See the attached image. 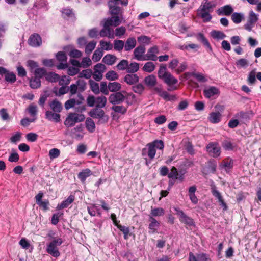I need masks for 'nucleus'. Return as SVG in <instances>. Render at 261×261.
Here are the masks:
<instances>
[{
	"instance_id": "603ef678",
	"label": "nucleus",
	"mask_w": 261,
	"mask_h": 261,
	"mask_svg": "<svg viewBox=\"0 0 261 261\" xmlns=\"http://www.w3.org/2000/svg\"><path fill=\"white\" fill-rule=\"evenodd\" d=\"M155 69V65L154 63L152 62H148L145 64L143 67V70L144 71L147 72H152Z\"/></svg>"
},
{
	"instance_id": "e2e57ef3",
	"label": "nucleus",
	"mask_w": 261,
	"mask_h": 261,
	"mask_svg": "<svg viewBox=\"0 0 261 261\" xmlns=\"http://www.w3.org/2000/svg\"><path fill=\"white\" fill-rule=\"evenodd\" d=\"M197 258L198 261H211L210 255L204 253L197 254Z\"/></svg>"
},
{
	"instance_id": "b1692460",
	"label": "nucleus",
	"mask_w": 261,
	"mask_h": 261,
	"mask_svg": "<svg viewBox=\"0 0 261 261\" xmlns=\"http://www.w3.org/2000/svg\"><path fill=\"white\" fill-rule=\"evenodd\" d=\"M196 37L197 40L201 42L205 47L208 48L210 51H212V47L210 43L202 33H198Z\"/></svg>"
},
{
	"instance_id": "8fccbe9b",
	"label": "nucleus",
	"mask_w": 261,
	"mask_h": 261,
	"mask_svg": "<svg viewBox=\"0 0 261 261\" xmlns=\"http://www.w3.org/2000/svg\"><path fill=\"white\" fill-rule=\"evenodd\" d=\"M34 74L35 77H37L40 79L43 76H45L46 74V71L44 68H37L34 71Z\"/></svg>"
},
{
	"instance_id": "7c9ffc66",
	"label": "nucleus",
	"mask_w": 261,
	"mask_h": 261,
	"mask_svg": "<svg viewBox=\"0 0 261 261\" xmlns=\"http://www.w3.org/2000/svg\"><path fill=\"white\" fill-rule=\"evenodd\" d=\"M107 102V98L104 96H98L96 98L95 107L99 108H104Z\"/></svg>"
},
{
	"instance_id": "ddd939ff",
	"label": "nucleus",
	"mask_w": 261,
	"mask_h": 261,
	"mask_svg": "<svg viewBox=\"0 0 261 261\" xmlns=\"http://www.w3.org/2000/svg\"><path fill=\"white\" fill-rule=\"evenodd\" d=\"M89 115L94 119H101L105 115V112L100 108L95 107L88 113Z\"/></svg>"
},
{
	"instance_id": "49530a36",
	"label": "nucleus",
	"mask_w": 261,
	"mask_h": 261,
	"mask_svg": "<svg viewBox=\"0 0 261 261\" xmlns=\"http://www.w3.org/2000/svg\"><path fill=\"white\" fill-rule=\"evenodd\" d=\"M217 162L214 160H211L207 162V169L210 172L215 173L216 171Z\"/></svg>"
},
{
	"instance_id": "2eb2a0df",
	"label": "nucleus",
	"mask_w": 261,
	"mask_h": 261,
	"mask_svg": "<svg viewBox=\"0 0 261 261\" xmlns=\"http://www.w3.org/2000/svg\"><path fill=\"white\" fill-rule=\"evenodd\" d=\"M45 118L49 121L58 123L61 121V115L59 113L48 110L45 112Z\"/></svg>"
},
{
	"instance_id": "79ce46f5",
	"label": "nucleus",
	"mask_w": 261,
	"mask_h": 261,
	"mask_svg": "<svg viewBox=\"0 0 261 261\" xmlns=\"http://www.w3.org/2000/svg\"><path fill=\"white\" fill-rule=\"evenodd\" d=\"M106 78L109 81H115L118 80L119 75L117 73L113 70L109 71L106 74Z\"/></svg>"
},
{
	"instance_id": "de8ad7c7",
	"label": "nucleus",
	"mask_w": 261,
	"mask_h": 261,
	"mask_svg": "<svg viewBox=\"0 0 261 261\" xmlns=\"http://www.w3.org/2000/svg\"><path fill=\"white\" fill-rule=\"evenodd\" d=\"M256 72L254 70L251 71L248 74L247 82L249 85H254L256 82Z\"/></svg>"
},
{
	"instance_id": "a211bd4d",
	"label": "nucleus",
	"mask_w": 261,
	"mask_h": 261,
	"mask_svg": "<svg viewBox=\"0 0 261 261\" xmlns=\"http://www.w3.org/2000/svg\"><path fill=\"white\" fill-rule=\"evenodd\" d=\"M48 105L50 109L52 110L51 111L54 112L59 113L63 109L62 103L57 99H54L53 101H50L48 103Z\"/></svg>"
},
{
	"instance_id": "4468645a",
	"label": "nucleus",
	"mask_w": 261,
	"mask_h": 261,
	"mask_svg": "<svg viewBox=\"0 0 261 261\" xmlns=\"http://www.w3.org/2000/svg\"><path fill=\"white\" fill-rule=\"evenodd\" d=\"M233 11V8L231 5H226L219 8L217 11V14L219 15H230Z\"/></svg>"
},
{
	"instance_id": "5701e85b",
	"label": "nucleus",
	"mask_w": 261,
	"mask_h": 261,
	"mask_svg": "<svg viewBox=\"0 0 261 261\" xmlns=\"http://www.w3.org/2000/svg\"><path fill=\"white\" fill-rule=\"evenodd\" d=\"M196 190L197 188L195 185L191 186L188 189V195L189 198L191 202L194 204H197L198 201L197 197L195 194Z\"/></svg>"
},
{
	"instance_id": "423d86ee",
	"label": "nucleus",
	"mask_w": 261,
	"mask_h": 261,
	"mask_svg": "<svg viewBox=\"0 0 261 261\" xmlns=\"http://www.w3.org/2000/svg\"><path fill=\"white\" fill-rule=\"evenodd\" d=\"M206 151L213 158L218 157L221 153V148L217 143L211 142L206 146Z\"/></svg>"
},
{
	"instance_id": "7ed1b4c3",
	"label": "nucleus",
	"mask_w": 261,
	"mask_h": 261,
	"mask_svg": "<svg viewBox=\"0 0 261 261\" xmlns=\"http://www.w3.org/2000/svg\"><path fill=\"white\" fill-rule=\"evenodd\" d=\"M176 214L178 216L180 221L189 226H195L194 220L188 216L181 210L178 207H173Z\"/></svg>"
},
{
	"instance_id": "bb28decb",
	"label": "nucleus",
	"mask_w": 261,
	"mask_h": 261,
	"mask_svg": "<svg viewBox=\"0 0 261 261\" xmlns=\"http://www.w3.org/2000/svg\"><path fill=\"white\" fill-rule=\"evenodd\" d=\"M88 83L90 89L92 92L96 95L99 94L100 93V89L98 83L91 79L89 80Z\"/></svg>"
},
{
	"instance_id": "680f3d73",
	"label": "nucleus",
	"mask_w": 261,
	"mask_h": 261,
	"mask_svg": "<svg viewBox=\"0 0 261 261\" xmlns=\"http://www.w3.org/2000/svg\"><path fill=\"white\" fill-rule=\"evenodd\" d=\"M100 92L102 93L105 95L109 94L108 85L106 82L102 81L100 83Z\"/></svg>"
},
{
	"instance_id": "4c0bfd02",
	"label": "nucleus",
	"mask_w": 261,
	"mask_h": 261,
	"mask_svg": "<svg viewBox=\"0 0 261 261\" xmlns=\"http://www.w3.org/2000/svg\"><path fill=\"white\" fill-rule=\"evenodd\" d=\"M85 125L87 129L91 133L94 131L95 125L94 121L90 118H88L85 122Z\"/></svg>"
},
{
	"instance_id": "f704fd0d",
	"label": "nucleus",
	"mask_w": 261,
	"mask_h": 261,
	"mask_svg": "<svg viewBox=\"0 0 261 261\" xmlns=\"http://www.w3.org/2000/svg\"><path fill=\"white\" fill-rule=\"evenodd\" d=\"M244 18V15L242 13L234 12L231 15V19L236 24L240 23Z\"/></svg>"
},
{
	"instance_id": "dca6fc26",
	"label": "nucleus",
	"mask_w": 261,
	"mask_h": 261,
	"mask_svg": "<svg viewBox=\"0 0 261 261\" xmlns=\"http://www.w3.org/2000/svg\"><path fill=\"white\" fill-rule=\"evenodd\" d=\"M145 52V48L144 45H141L137 46L134 50V58L138 61L144 60V57H142V55Z\"/></svg>"
},
{
	"instance_id": "4be33fe9",
	"label": "nucleus",
	"mask_w": 261,
	"mask_h": 261,
	"mask_svg": "<svg viewBox=\"0 0 261 261\" xmlns=\"http://www.w3.org/2000/svg\"><path fill=\"white\" fill-rule=\"evenodd\" d=\"M92 174V172L88 168L82 170L77 175L78 178L82 183H84L87 177Z\"/></svg>"
},
{
	"instance_id": "f257e3e1",
	"label": "nucleus",
	"mask_w": 261,
	"mask_h": 261,
	"mask_svg": "<svg viewBox=\"0 0 261 261\" xmlns=\"http://www.w3.org/2000/svg\"><path fill=\"white\" fill-rule=\"evenodd\" d=\"M62 243L63 240L61 238L53 239V240L47 245L46 252L53 257H59L60 255V253L58 246H60Z\"/></svg>"
},
{
	"instance_id": "ea45409f",
	"label": "nucleus",
	"mask_w": 261,
	"mask_h": 261,
	"mask_svg": "<svg viewBox=\"0 0 261 261\" xmlns=\"http://www.w3.org/2000/svg\"><path fill=\"white\" fill-rule=\"evenodd\" d=\"M30 86L32 89H37L41 86V81L39 78L35 77L34 79H30L29 81Z\"/></svg>"
},
{
	"instance_id": "f03ea898",
	"label": "nucleus",
	"mask_w": 261,
	"mask_h": 261,
	"mask_svg": "<svg viewBox=\"0 0 261 261\" xmlns=\"http://www.w3.org/2000/svg\"><path fill=\"white\" fill-rule=\"evenodd\" d=\"M85 118L83 114L70 113L66 118L64 124L68 127H72L75 123L83 121Z\"/></svg>"
},
{
	"instance_id": "f8f14e48",
	"label": "nucleus",
	"mask_w": 261,
	"mask_h": 261,
	"mask_svg": "<svg viewBox=\"0 0 261 261\" xmlns=\"http://www.w3.org/2000/svg\"><path fill=\"white\" fill-rule=\"evenodd\" d=\"M219 89L215 86H208L203 90V95L207 98H210L212 97L219 95Z\"/></svg>"
},
{
	"instance_id": "c9c22d12",
	"label": "nucleus",
	"mask_w": 261,
	"mask_h": 261,
	"mask_svg": "<svg viewBox=\"0 0 261 261\" xmlns=\"http://www.w3.org/2000/svg\"><path fill=\"white\" fill-rule=\"evenodd\" d=\"M211 35L214 39H223L226 36L223 32L215 30L211 32Z\"/></svg>"
},
{
	"instance_id": "3c124183",
	"label": "nucleus",
	"mask_w": 261,
	"mask_h": 261,
	"mask_svg": "<svg viewBox=\"0 0 261 261\" xmlns=\"http://www.w3.org/2000/svg\"><path fill=\"white\" fill-rule=\"evenodd\" d=\"M91 75H92V71L90 69H84L82 70L79 75L80 78L84 77L86 79H89Z\"/></svg>"
},
{
	"instance_id": "473e14b6",
	"label": "nucleus",
	"mask_w": 261,
	"mask_h": 261,
	"mask_svg": "<svg viewBox=\"0 0 261 261\" xmlns=\"http://www.w3.org/2000/svg\"><path fill=\"white\" fill-rule=\"evenodd\" d=\"M211 12L208 11H200L197 12V15L203 19L204 22H207L211 20L212 16L210 14Z\"/></svg>"
},
{
	"instance_id": "4d7b16f0",
	"label": "nucleus",
	"mask_w": 261,
	"mask_h": 261,
	"mask_svg": "<svg viewBox=\"0 0 261 261\" xmlns=\"http://www.w3.org/2000/svg\"><path fill=\"white\" fill-rule=\"evenodd\" d=\"M56 59L59 62H67V57L64 51H59L56 54Z\"/></svg>"
},
{
	"instance_id": "37998d69",
	"label": "nucleus",
	"mask_w": 261,
	"mask_h": 261,
	"mask_svg": "<svg viewBox=\"0 0 261 261\" xmlns=\"http://www.w3.org/2000/svg\"><path fill=\"white\" fill-rule=\"evenodd\" d=\"M22 134L20 132H17L10 138L11 143L16 144L22 138Z\"/></svg>"
},
{
	"instance_id": "c85d7f7f",
	"label": "nucleus",
	"mask_w": 261,
	"mask_h": 261,
	"mask_svg": "<svg viewBox=\"0 0 261 261\" xmlns=\"http://www.w3.org/2000/svg\"><path fill=\"white\" fill-rule=\"evenodd\" d=\"M164 82L168 86L175 85L178 83V80L174 77L170 72L163 79Z\"/></svg>"
},
{
	"instance_id": "6ab92c4d",
	"label": "nucleus",
	"mask_w": 261,
	"mask_h": 261,
	"mask_svg": "<svg viewBox=\"0 0 261 261\" xmlns=\"http://www.w3.org/2000/svg\"><path fill=\"white\" fill-rule=\"evenodd\" d=\"M118 3L113 1L112 0L108 2V6L111 14L117 15L119 14L121 8L117 6Z\"/></svg>"
},
{
	"instance_id": "f3484780",
	"label": "nucleus",
	"mask_w": 261,
	"mask_h": 261,
	"mask_svg": "<svg viewBox=\"0 0 261 261\" xmlns=\"http://www.w3.org/2000/svg\"><path fill=\"white\" fill-rule=\"evenodd\" d=\"M147 148H144L142 150V154L143 156H145L146 154L148 155L149 158L152 160L154 158L155 155L156 150L154 148L153 145H151L150 143L147 144Z\"/></svg>"
},
{
	"instance_id": "39448f33",
	"label": "nucleus",
	"mask_w": 261,
	"mask_h": 261,
	"mask_svg": "<svg viewBox=\"0 0 261 261\" xmlns=\"http://www.w3.org/2000/svg\"><path fill=\"white\" fill-rule=\"evenodd\" d=\"M258 20V15L256 14L253 11H250L247 22L244 25V29L250 32Z\"/></svg>"
},
{
	"instance_id": "72a5a7b5",
	"label": "nucleus",
	"mask_w": 261,
	"mask_h": 261,
	"mask_svg": "<svg viewBox=\"0 0 261 261\" xmlns=\"http://www.w3.org/2000/svg\"><path fill=\"white\" fill-rule=\"evenodd\" d=\"M165 214L164 210L162 207H158L152 208L151 210L150 214L149 216L154 217H160L163 216Z\"/></svg>"
},
{
	"instance_id": "a18cd8bd",
	"label": "nucleus",
	"mask_w": 261,
	"mask_h": 261,
	"mask_svg": "<svg viewBox=\"0 0 261 261\" xmlns=\"http://www.w3.org/2000/svg\"><path fill=\"white\" fill-rule=\"evenodd\" d=\"M139 69V65L138 63L132 62L130 64H128L127 72L128 73H134L136 72Z\"/></svg>"
},
{
	"instance_id": "412c9836",
	"label": "nucleus",
	"mask_w": 261,
	"mask_h": 261,
	"mask_svg": "<svg viewBox=\"0 0 261 261\" xmlns=\"http://www.w3.org/2000/svg\"><path fill=\"white\" fill-rule=\"evenodd\" d=\"M124 81L128 85H134L139 81V77L136 74H127L124 78Z\"/></svg>"
},
{
	"instance_id": "69168bd1",
	"label": "nucleus",
	"mask_w": 261,
	"mask_h": 261,
	"mask_svg": "<svg viewBox=\"0 0 261 261\" xmlns=\"http://www.w3.org/2000/svg\"><path fill=\"white\" fill-rule=\"evenodd\" d=\"M60 151L57 148H53L49 151V156L51 159L58 158L60 155Z\"/></svg>"
},
{
	"instance_id": "6e6552de",
	"label": "nucleus",
	"mask_w": 261,
	"mask_h": 261,
	"mask_svg": "<svg viewBox=\"0 0 261 261\" xmlns=\"http://www.w3.org/2000/svg\"><path fill=\"white\" fill-rule=\"evenodd\" d=\"M211 192L213 195L218 199L220 203V205L223 207V210H227L228 208L227 205L223 199V197L220 192L217 190V188L215 185H212L211 186Z\"/></svg>"
},
{
	"instance_id": "5fc2aeb1",
	"label": "nucleus",
	"mask_w": 261,
	"mask_h": 261,
	"mask_svg": "<svg viewBox=\"0 0 261 261\" xmlns=\"http://www.w3.org/2000/svg\"><path fill=\"white\" fill-rule=\"evenodd\" d=\"M96 44V42L95 41H90L85 46V53L86 54L91 53L95 48Z\"/></svg>"
},
{
	"instance_id": "58836bf2",
	"label": "nucleus",
	"mask_w": 261,
	"mask_h": 261,
	"mask_svg": "<svg viewBox=\"0 0 261 261\" xmlns=\"http://www.w3.org/2000/svg\"><path fill=\"white\" fill-rule=\"evenodd\" d=\"M169 72L167 71V67L165 64H161L158 71V76L160 79L163 80V79Z\"/></svg>"
},
{
	"instance_id": "393cba45",
	"label": "nucleus",
	"mask_w": 261,
	"mask_h": 261,
	"mask_svg": "<svg viewBox=\"0 0 261 261\" xmlns=\"http://www.w3.org/2000/svg\"><path fill=\"white\" fill-rule=\"evenodd\" d=\"M136 45V40L134 37L128 38L124 44V48L126 51H130L133 49Z\"/></svg>"
},
{
	"instance_id": "2f4dec72",
	"label": "nucleus",
	"mask_w": 261,
	"mask_h": 261,
	"mask_svg": "<svg viewBox=\"0 0 261 261\" xmlns=\"http://www.w3.org/2000/svg\"><path fill=\"white\" fill-rule=\"evenodd\" d=\"M209 121L212 123H218L221 121V114L219 112H212L210 114Z\"/></svg>"
},
{
	"instance_id": "6e6d98bb",
	"label": "nucleus",
	"mask_w": 261,
	"mask_h": 261,
	"mask_svg": "<svg viewBox=\"0 0 261 261\" xmlns=\"http://www.w3.org/2000/svg\"><path fill=\"white\" fill-rule=\"evenodd\" d=\"M111 109L115 112L121 113L122 114H124L127 111L126 108L123 106H117L115 105H114Z\"/></svg>"
},
{
	"instance_id": "c03bdc74",
	"label": "nucleus",
	"mask_w": 261,
	"mask_h": 261,
	"mask_svg": "<svg viewBox=\"0 0 261 261\" xmlns=\"http://www.w3.org/2000/svg\"><path fill=\"white\" fill-rule=\"evenodd\" d=\"M124 47V42L121 40H115L114 41V49L121 51Z\"/></svg>"
},
{
	"instance_id": "338daca9",
	"label": "nucleus",
	"mask_w": 261,
	"mask_h": 261,
	"mask_svg": "<svg viewBox=\"0 0 261 261\" xmlns=\"http://www.w3.org/2000/svg\"><path fill=\"white\" fill-rule=\"evenodd\" d=\"M69 55L71 58H79L82 56V53L78 49H73L69 52Z\"/></svg>"
},
{
	"instance_id": "0eeeda50",
	"label": "nucleus",
	"mask_w": 261,
	"mask_h": 261,
	"mask_svg": "<svg viewBox=\"0 0 261 261\" xmlns=\"http://www.w3.org/2000/svg\"><path fill=\"white\" fill-rule=\"evenodd\" d=\"M217 2L216 0H213L212 1H208L207 0H205V2L204 3H202L199 8L197 9V12L200 11H208L212 12L213 10V9L217 6Z\"/></svg>"
},
{
	"instance_id": "e433bc0d",
	"label": "nucleus",
	"mask_w": 261,
	"mask_h": 261,
	"mask_svg": "<svg viewBox=\"0 0 261 261\" xmlns=\"http://www.w3.org/2000/svg\"><path fill=\"white\" fill-rule=\"evenodd\" d=\"M5 80L8 83L13 84L16 81V76L13 72L8 71L5 76Z\"/></svg>"
},
{
	"instance_id": "a878e982",
	"label": "nucleus",
	"mask_w": 261,
	"mask_h": 261,
	"mask_svg": "<svg viewBox=\"0 0 261 261\" xmlns=\"http://www.w3.org/2000/svg\"><path fill=\"white\" fill-rule=\"evenodd\" d=\"M117 57L113 55L107 54L102 59V62L108 65H112L116 61Z\"/></svg>"
},
{
	"instance_id": "13d9d810",
	"label": "nucleus",
	"mask_w": 261,
	"mask_h": 261,
	"mask_svg": "<svg viewBox=\"0 0 261 261\" xmlns=\"http://www.w3.org/2000/svg\"><path fill=\"white\" fill-rule=\"evenodd\" d=\"M106 69V66L101 63H98L96 64L93 68V70L95 73L100 72L103 73Z\"/></svg>"
},
{
	"instance_id": "1a4fd4ad",
	"label": "nucleus",
	"mask_w": 261,
	"mask_h": 261,
	"mask_svg": "<svg viewBox=\"0 0 261 261\" xmlns=\"http://www.w3.org/2000/svg\"><path fill=\"white\" fill-rule=\"evenodd\" d=\"M43 196V193L40 191L35 196V199L36 204L40 207H42L44 211H46L49 208V202L48 200L42 201V198Z\"/></svg>"
},
{
	"instance_id": "9b49d317",
	"label": "nucleus",
	"mask_w": 261,
	"mask_h": 261,
	"mask_svg": "<svg viewBox=\"0 0 261 261\" xmlns=\"http://www.w3.org/2000/svg\"><path fill=\"white\" fill-rule=\"evenodd\" d=\"M148 220L149 224L148 225L149 233L153 234L157 231V230L160 226V223L152 216H149Z\"/></svg>"
},
{
	"instance_id": "052dcab7",
	"label": "nucleus",
	"mask_w": 261,
	"mask_h": 261,
	"mask_svg": "<svg viewBox=\"0 0 261 261\" xmlns=\"http://www.w3.org/2000/svg\"><path fill=\"white\" fill-rule=\"evenodd\" d=\"M0 117L3 121L9 120L10 116L6 109L2 108L0 110Z\"/></svg>"
},
{
	"instance_id": "864d4df0",
	"label": "nucleus",
	"mask_w": 261,
	"mask_h": 261,
	"mask_svg": "<svg viewBox=\"0 0 261 261\" xmlns=\"http://www.w3.org/2000/svg\"><path fill=\"white\" fill-rule=\"evenodd\" d=\"M128 61L126 60H122L117 65V68L119 70H127Z\"/></svg>"
},
{
	"instance_id": "0e129e2a",
	"label": "nucleus",
	"mask_w": 261,
	"mask_h": 261,
	"mask_svg": "<svg viewBox=\"0 0 261 261\" xmlns=\"http://www.w3.org/2000/svg\"><path fill=\"white\" fill-rule=\"evenodd\" d=\"M132 90L135 93L141 94L144 90V87L142 84H138L132 87Z\"/></svg>"
},
{
	"instance_id": "aec40b11",
	"label": "nucleus",
	"mask_w": 261,
	"mask_h": 261,
	"mask_svg": "<svg viewBox=\"0 0 261 261\" xmlns=\"http://www.w3.org/2000/svg\"><path fill=\"white\" fill-rule=\"evenodd\" d=\"M75 197L73 195H70L66 199L63 201L60 204L57 205V208L58 210H61L68 207L74 200Z\"/></svg>"
},
{
	"instance_id": "bf43d9fd",
	"label": "nucleus",
	"mask_w": 261,
	"mask_h": 261,
	"mask_svg": "<svg viewBox=\"0 0 261 261\" xmlns=\"http://www.w3.org/2000/svg\"><path fill=\"white\" fill-rule=\"evenodd\" d=\"M138 42L141 44H149L150 41V38L144 35H142L137 38Z\"/></svg>"
},
{
	"instance_id": "9d476101",
	"label": "nucleus",
	"mask_w": 261,
	"mask_h": 261,
	"mask_svg": "<svg viewBox=\"0 0 261 261\" xmlns=\"http://www.w3.org/2000/svg\"><path fill=\"white\" fill-rule=\"evenodd\" d=\"M28 42L32 47H38L42 44V39L38 34L34 33L30 36Z\"/></svg>"
},
{
	"instance_id": "20e7f679",
	"label": "nucleus",
	"mask_w": 261,
	"mask_h": 261,
	"mask_svg": "<svg viewBox=\"0 0 261 261\" xmlns=\"http://www.w3.org/2000/svg\"><path fill=\"white\" fill-rule=\"evenodd\" d=\"M123 93H127L125 91H123L110 94L109 97L110 103L114 105H120L123 103L126 98V96L123 94Z\"/></svg>"
},
{
	"instance_id": "a19ab883",
	"label": "nucleus",
	"mask_w": 261,
	"mask_h": 261,
	"mask_svg": "<svg viewBox=\"0 0 261 261\" xmlns=\"http://www.w3.org/2000/svg\"><path fill=\"white\" fill-rule=\"evenodd\" d=\"M59 78L60 76L58 74L52 72H49L48 73H46L45 75L46 80L51 82H55L58 81Z\"/></svg>"
},
{
	"instance_id": "cd10ccee",
	"label": "nucleus",
	"mask_w": 261,
	"mask_h": 261,
	"mask_svg": "<svg viewBox=\"0 0 261 261\" xmlns=\"http://www.w3.org/2000/svg\"><path fill=\"white\" fill-rule=\"evenodd\" d=\"M121 89V84L117 82H110L108 84V89L112 92H117Z\"/></svg>"
},
{
	"instance_id": "774afa93",
	"label": "nucleus",
	"mask_w": 261,
	"mask_h": 261,
	"mask_svg": "<svg viewBox=\"0 0 261 261\" xmlns=\"http://www.w3.org/2000/svg\"><path fill=\"white\" fill-rule=\"evenodd\" d=\"M92 62L90 59L88 57H84L82 59L81 63V67L84 68H87L91 65Z\"/></svg>"
},
{
	"instance_id": "09e8293b",
	"label": "nucleus",
	"mask_w": 261,
	"mask_h": 261,
	"mask_svg": "<svg viewBox=\"0 0 261 261\" xmlns=\"http://www.w3.org/2000/svg\"><path fill=\"white\" fill-rule=\"evenodd\" d=\"M103 56V51L100 49H97L92 55V60L94 62L99 61Z\"/></svg>"
},
{
	"instance_id": "c756f323",
	"label": "nucleus",
	"mask_w": 261,
	"mask_h": 261,
	"mask_svg": "<svg viewBox=\"0 0 261 261\" xmlns=\"http://www.w3.org/2000/svg\"><path fill=\"white\" fill-rule=\"evenodd\" d=\"M144 82L147 86L153 87L156 83V79L154 75H149L144 78Z\"/></svg>"
}]
</instances>
